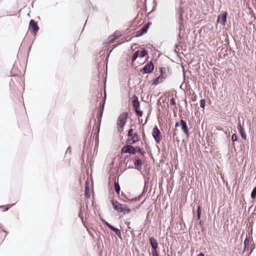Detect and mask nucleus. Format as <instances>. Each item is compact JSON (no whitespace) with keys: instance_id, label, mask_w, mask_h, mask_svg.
I'll use <instances>...</instances> for the list:
<instances>
[{"instance_id":"obj_1","label":"nucleus","mask_w":256,"mask_h":256,"mask_svg":"<svg viewBox=\"0 0 256 256\" xmlns=\"http://www.w3.org/2000/svg\"><path fill=\"white\" fill-rule=\"evenodd\" d=\"M127 117L128 113L124 112L121 114L118 118L117 126L118 130L120 132H122L124 130V126L126 124Z\"/></svg>"},{"instance_id":"obj_2","label":"nucleus","mask_w":256,"mask_h":256,"mask_svg":"<svg viewBox=\"0 0 256 256\" xmlns=\"http://www.w3.org/2000/svg\"><path fill=\"white\" fill-rule=\"evenodd\" d=\"M122 153L134 154L136 152V149L130 144H127L123 146L121 150Z\"/></svg>"},{"instance_id":"obj_3","label":"nucleus","mask_w":256,"mask_h":256,"mask_svg":"<svg viewBox=\"0 0 256 256\" xmlns=\"http://www.w3.org/2000/svg\"><path fill=\"white\" fill-rule=\"evenodd\" d=\"M154 64L152 62H148L140 70V72L143 74H148L150 72L154 70Z\"/></svg>"},{"instance_id":"obj_4","label":"nucleus","mask_w":256,"mask_h":256,"mask_svg":"<svg viewBox=\"0 0 256 256\" xmlns=\"http://www.w3.org/2000/svg\"><path fill=\"white\" fill-rule=\"evenodd\" d=\"M29 29L31 32L34 34H36L38 30V27L37 24L33 20H31L30 22Z\"/></svg>"},{"instance_id":"obj_5","label":"nucleus","mask_w":256,"mask_h":256,"mask_svg":"<svg viewBox=\"0 0 256 256\" xmlns=\"http://www.w3.org/2000/svg\"><path fill=\"white\" fill-rule=\"evenodd\" d=\"M152 136L157 143L160 141V132L157 126H155L153 129Z\"/></svg>"},{"instance_id":"obj_6","label":"nucleus","mask_w":256,"mask_h":256,"mask_svg":"<svg viewBox=\"0 0 256 256\" xmlns=\"http://www.w3.org/2000/svg\"><path fill=\"white\" fill-rule=\"evenodd\" d=\"M130 140H128L126 142L130 144H134L140 140V138L136 133H134L130 136Z\"/></svg>"},{"instance_id":"obj_7","label":"nucleus","mask_w":256,"mask_h":256,"mask_svg":"<svg viewBox=\"0 0 256 256\" xmlns=\"http://www.w3.org/2000/svg\"><path fill=\"white\" fill-rule=\"evenodd\" d=\"M226 12H224L218 16V21L219 23L221 24L222 26H224L226 20Z\"/></svg>"},{"instance_id":"obj_8","label":"nucleus","mask_w":256,"mask_h":256,"mask_svg":"<svg viewBox=\"0 0 256 256\" xmlns=\"http://www.w3.org/2000/svg\"><path fill=\"white\" fill-rule=\"evenodd\" d=\"M132 106L136 110L140 109V102L138 100V98L136 96H133V100H132Z\"/></svg>"},{"instance_id":"obj_9","label":"nucleus","mask_w":256,"mask_h":256,"mask_svg":"<svg viewBox=\"0 0 256 256\" xmlns=\"http://www.w3.org/2000/svg\"><path fill=\"white\" fill-rule=\"evenodd\" d=\"M180 123L182 124V129L184 131V133L187 136H189L188 128L186 125V123L185 121L181 120Z\"/></svg>"},{"instance_id":"obj_10","label":"nucleus","mask_w":256,"mask_h":256,"mask_svg":"<svg viewBox=\"0 0 256 256\" xmlns=\"http://www.w3.org/2000/svg\"><path fill=\"white\" fill-rule=\"evenodd\" d=\"M142 162L139 158H136L134 162L135 168L138 170H142Z\"/></svg>"},{"instance_id":"obj_11","label":"nucleus","mask_w":256,"mask_h":256,"mask_svg":"<svg viewBox=\"0 0 256 256\" xmlns=\"http://www.w3.org/2000/svg\"><path fill=\"white\" fill-rule=\"evenodd\" d=\"M150 242L152 248V250H156L158 246V244L156 240L152 237L150 238Z\"/></svg>"},{"instance_id":"obj_12","label":"nucleus","mask_w":256,"mask_h":256,"mask_svg":"<svg viewBox=\"0 0 256 256\" xmlns=\"http://www.w3.org/2000/svg\"><path fill=\"white\" fill-rule=\"evenodd\" d=\"M238 129L241 135V136L242 138H244V140H246V134H245L244 133V132L243 130V128H242L241 124H240V122H239L238 124Z\"/></svg>"},{"instance_id":"obj_13","label":"nucleus","mask_w":256,"mask_h":256,"mask_svg":"<svg viewBox=\"0 0 256 256\" xmlns=\"http://www.w3.org/2000/svg\"><path fill=\"white\" fill-rule=\"evenodd\" d=\"M112 204L114 208L120 212L122 205L117 201L112 200Z\"/></svg>"},{"instance_id":"obj_14","label":"nucleus","mask_w":256,"mask_h":256,"mask_svg":"<svg viewBox=\"0 0 256 256\" xmlns=\"http://www.w3.org/2000/svg\"><path fill=\"white\" fill-rule=\"evenodd\" d=\"M148 26L147 25L144 26L140 30L137 32L136 34V36H142V34L146 33L147 32Z\"/></svg>"},{"instance_id":"obj_15","label":"nucleus","mask_w":256,"mask_h":256,"mask_svg":"<svg viewBox=\"0 0 256 256\" xmlns=\"http://www.w3.org/2000/svg\"><path fill=\"white\" fill-rule=\"evenodd\" d=\"M163 80H164V76L162 74V75L160 76H158V78H156L154 80L152 84L156 86V85L158 84H159L162 82L163 81Z\"/></svg>"},{"instance_id":"obj_16","label":"nucleus","mask_w":256,"mask_h":256,"mask_svg":"<svg viewBox=\"0 0 256 256\" xmlns=\"http://www.w3.org/2000/svg\"><path fill=\"white\" fill-rule=\"evenodd\" d=\"M130 209L128 208L126 206L122 205L120 212H122L124 214H127L130 212Z\"/></svg>"},{"instance_id":"obj_17","label":"nucleus","mask_w":256,"mask_h":256,"mask_svg":"<svg viewBox=\"0 0 256 256\" xmlns=\"http://www.w3.org/2000/svg\"><path fill=\"white\" fill-rule=\"evenodd\" d=\"M250 241L248 238L246 237V238L244 240V252L248 250V246H249Z\"/></svg>"},{"instance_id":"obj_18","label":"nucleus","mask_w":256,"mask_h":256,"mask_svg":"<svg viewBox=\"0 0 256 256\" xmlns=\"http://www.w3.org/2000/svg\"><path fill=\"white\" fill-rule=\"evenodd\" d=\"M110 229L111 230H113L114 232L118 236H120L121 232H120V230L119 229H118L113 226H112Z\"/></svg>"},{"instance_id":"obj_19","label":"nucleus","mask_w":256,"mask_h":256,"mask_svg":"<svg viewBox=\"0 0 256 256\" xmlns=\"http://www.w3.org/2000/svg\"><path fill=\"white\" fill-rule=\"evenodd\" d=\"M114 188H115L116 192L118 194H119L120 192V186L118 182H114Z\"/></svg>"},{"instance_id":"obj_20","label":"nucleus","mask_w":256,"mask_h":256,"mask_svg":"<svg viewBox=\"0 0 256 256\" xmlns=\"http://www.w3.org/2000/svg\"><path fill=\"white\" fill-rule=\"evenodd\" d=\"M139 56V50L136 52L132 56V60L134 62L136 60L138 57Z\"/></svg>"},{"instance_id":"obj_21","label":"nucleus","mask_w":256,"mask_h":256,"mask_svg":"<svg viewBox=\"0 0 256 256\" xmlns=\"http://www.w3.org/2000/svg\"><path fill=\"white\" fill-rule=\"evenodd\" d=\"M148 54V52L146 50H144L140 52H139V56L140 58H144Z\"/></svg>"},{"instance_id":"obj_22","label":"nucleus","mask_w":256,"mask_h":256,"mask_svg":"<svg viewBox=\"0 0 256 256\" xmlns=\"http://www.w3.org/2000/svg\"><path fill=\"white\" fill-rule=\"evenodd\" d=\"M136 152L140 153L142 155H144L145 154V152L142 148L139 147H136Z\"/></svg>"},{"instance_id":"obj_23","label":"nucleus","mask_w":256,"mask_h":256,"mask_svg":"<svg viewBox=\"0 0 256 256\" xmlns=\"http://www.w3.org/2000/svg\"><path fill=\"white\" fill-rule=\"evenodd\" d=\"M114 40H116V38H114V36H110L108 39V43L110 44Z\"/></svg>"},{"instance_id":"obj_24","label":"nucleus","mask_w":256,"mask_h":256,"mask_svg":"<svg viewBox=\"0 0 256 256\" xmlns=\"http://www.w3.org/2000/svg\"><path fill=\"white\" fill-rule=\"evenodd\" d=\"M251 197L252 198H256V187H255L251 192Z\"/></svg>"},{"instance_id":"obj_25","label":"nucleus","mask_w":256,"mask_h":256,"mask_svg":"<svg viewBox=\"0 0 256 256\" xmlns=\"http://www.w3.org/2000/svg\"><path fill=\"white\" fill-rule=\"evenodd\" d=\"M122 35V34L120 32H118V31H116L114 34L112 35L114 36V38L116 39H117L120 36H121Z\"/></svg>"},{"instance_id":"obj_26","label":"nucleus","mask_w":256,"mask_h":256,"mask_svg":"<svg viewBox=\"0 0 256 256\" xmlns=\"http://www.w3.org/2000/svg\"><path fill=\"white\" fill-rule=\"evenodd\" d=\"M206 105V101L204 99H202L200 100V106L201 108H204Z\"/></svg>"},{"instance_id":"obj_27","label":"nucleus","mask_w":256,"mask_h":256,"mask_svg":"<svg viewBox=\"0 0 256 256\" xmlns=\"http://www.w3.org/2000/svg\"><path fill=\"white\" fill-rule=\"evenodd\" d=\"M104 104H103L102 105V108H101V110H100V117L98 119V120H100V122L101 121V118H102V114H103V111H104Z\"/></svg>"},{"instance_id":"obj_28","label":"nucleus","mask_w":256,"mask_h":256,"mask_svg":"<svg viewBox=\"0 0 256 256\" xmlns=\"http://www.w3.org/2000/svg\"><path fill=\"white\" fill-rule=\"evenodd\" d=\"M200 214H201L200 208V206H198V210H197V216H198V219L200 218Z\"/></svg>"},{"instance_id":"obj_29","label":"nucleus","mask_w":256,"mask_h":256,"mask_svg":"<svg viewBox=\"0 0 256 256\" xmlns=\"http://www.w3.org/2000/svg\"><path fill=\"white\" fill-rule=\"evenodd\" d=\"M136 114L140 116H142V112L140 110V109H138V110H136Z\"/></svg>"},{"instance_id":"obj_30","label":"nucleus","mask_w":256,"mask_h":256,"mask_svg":"<svg viewBox=\"0 0 256 256\" xmlns=\"http://www.w3.org/2000/svg\"><path fill=\"white\" fill-rule=\"evenodd\" d=\"M232 140L233 141V142H236L237 140V136H236V135L234 134L232 135Z\"/></svg>"},{"instance_id":"obj_31","label":"nucleus","mask_w":256,"mask_h":256,"mask_svg":"<svg viewBox=\"0 0 256 256\" xmlns=\"http://www.w3.org/2000/svg\"><path fill=\"white\" fill-rule=\"evenodd\" d=\"M102 222L106 226H108L110 228H111V227L112 226L111 224H110L108 222L105 220H102Z\"/></svg>"},{"instance_id":"obj_32","label":"nucleus","mask_w":256,"mask_h":256,"mask_svg":"<svg viewBox=\"0 0 256 256\" xmlns=\"http://www.w3.org/2000/svg\"><path fill=\"white\" fill-rule=\"evenodd\" d=\"M132 134H133V130L130 129L128 132V137H130V136H132Z\"/></svg>"},{"instance_id":"obj_33","label":"nucleus","mask_w":256,"mask_h":256,"mask_svg":"<svg viewBox=\"0 0 256 256\" xmlns=\"http://www.w3.org/2000/svg\"><path fill=\"white\" fill-rule=\"evenodd\" d=\"M152 256H158V254L156 250H152Z\"/></svg>"},{"instance_id":"obj_34","label":"nucleus","mask_w":256,"mask_h":256,"mask_svg":"<svg viewBox=\"0 0 256 256\" xmlns=\"http://www.w3.org/2000/svg\"><path fill=\"white\" fill-rule=\"evenodd\" d=\"M85 191H86V196L89 197V194H88V188L87 186L86 187Z\"/></svg>"},{"instance_id":"obj_35","label":"nucleus","mask_w":256,"mask_h":256,"mask_svg":"<svg viewBox=\"0 0 256 256\" xmlns=\"http://www.w3.org/2000/svg\"><path fill=\"white\" fill-rule=\"evenodd\" d=\"M170 104L172 106H176L175 100L174 98H172L170 100Z\"/></svg>"},{"instance_id":"obj_36","label":"nucleus","mask_w":256,"mask_h":256,"mask_svg":"<svg viewBox=\"0 0 256 256\" xmlns=\"http://www.w3.org/2000/svg\"><path fill=\"white\" fill-rule=\"evenodd\" d=\"M70 147H68V148H67V150H66V152H70Z\"/></svg>"},{"instance_id":"obj_37","label":"nucleus","mask_w":256,"mask_h":256,"mask_svg":"<svg viewBox=\"0 0 256 256\" xmlns=\"http://www.w3.org/2000/svg\"><path fill=\"white\" fill-rule=\"evenodd\" d=\"M197 256H204L202 253H200L197 255Z\"/></svg>"},{"instance_id":"obj_38","label":"nucleus","mask_w":256,"mask_h":256,"mask_svg":"<svg viewBox=\"0 0 256 256\" xmlns=\"http://www.w3.org/2000/svg\"><path fill=\"white\" fill-rule=\"evenodd\" d=\"M179 126V123L178 122H176V124H175V126L176 127H177V126Z\"/></svg>"},{"instance_id":"obj_39","label":"nucleus","mask_w":256,"mask_h":256,"mask_svg":"<svg viewBox=\"0 0 256 256\" xmlns=\"http://www.w3.org/2000/svg\"><path fill=\"white\" fill-rule=\"evenodd\" d=\"M136 199H132L130 201L133 202V201H136Z\"/></svg>"},{"instance_id":"obj_40","label":"nucleus","mask_w":256,"mask_h":256,"mask_svg":"<svg viewBox=\"0 0 256 256\" xmlns=\"http://www.w3.org/2000/svg\"><path fill=\"white\" fill-rule=\"evenodd\" d=\"M8 208H6V209L4 210V211H6L8 210Z\"/></svg>"}]
</instances>
